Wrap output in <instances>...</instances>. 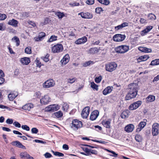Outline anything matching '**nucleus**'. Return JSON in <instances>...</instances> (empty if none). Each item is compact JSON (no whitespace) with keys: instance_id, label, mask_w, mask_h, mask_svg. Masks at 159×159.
<instances>
[{"instance_id":"f257e3e1","label":"nucleus","mask_w":159,"mask_h":159,"mask_svg":"<svg viewBox=\"0 0 159 159\" xmlns=\"http://www.w3.org/2000/svg\"><path fill=\"white\" fill-rule=\"evenodd\" d=\"M138 85L136 83H132L128 86V93L125 97V99L129 100L135 98L137 94Z\"/></svg>"},{"instance_id":"f03ea898","label":"nucleus","mask_w":159,"mask_h":159,"mask_svg":"<svg viewBox=\"0 0 159 159\" xmlns=\"http://www.w3.org/2000/svg\"><path fill=\"white\" fill-rule=\"evenodd\" d=\"M129 47L126 45H122L116 47L115 51L117 53H124L127 52L129 50Z\"/></svg>"},{"instance_id":"7ed1b4c3","label":"nucleus","mask_w":159,"mask_h":159,"mask_svg":"<svg viewBox=\"0 0 159 159\" xmlns=\"http://www.w3.org/2000/svg\"><path fill=\"white\" fill-rule=\"evenodd\" d=\"M117 66V64L114 62H111L105 65V69L106 71L112 72L115 70Z\"/></svg>"},{"instance_id":"20e7f679","label":"nucleus","mask_w":159,"mask_h":159,"mask_svg":"<svg viewBox=\"0 0 159 159\" xmlns=\"http://www.w3.org/2000/svg\"><path fill=\"white\" fill-rule=\"evenodd\" d=\"M71 124V127L75 130L78 129V128H81L82 126V122L77 119L73 120Z\"/></svg>"},{"instance_id":"39448f33","label":"nucleus","mask_w":159,"mask_h":159,"mask_svg":"<svg viewBox=\"0 0 159 159\" xmlns=\"http://www.w3.org/2000/svg\"><path fill=\"white\" fill-rule=\"evenodd\" d=\"M60 106L58 105L53 104L47 107L45 110L46 111L52 112L58 110Z\"/></svg>"},{"instance_id":"423d86ee","label":"nucleus","mask_w":159,"mask_h":159,"mask_svg":"<svg viewBox=\"0 0 159 159\" xmlns=\"http://www.w3.org/2000/svg\"><path fill=\"white\" fill-rule=\"evenodd\" d=\"M63 50V47L62 45L61 44H58L54 45L52 47V51L53 53H56L61 52Z\"/></svg>"},{"instance_id":"0eeeda50","label":"nucleus","mask_w":159,"mask_h":159,"mask_svg":"<svg viewBox=\"0 0 159 159\" xmlns=\"http://www.w3.org/2000/svg\"><path fill=\"white\" fill-rule=\"evenodd\" d=\"M55 85V81L52 79L47 80L43 84V87L45 88H48L54 86Z\"/></svg>"},{"instance_id":"6e6552de","label":"nucleus","mask_w":159,"mask_h":159,"mask_svg":"<svg viewBox=\"0 0 159 159\" xmlns=\"http://www.w3.org/2000/svg\"><path fill=\"white\" fill-rule=\"evenodd\" d=\"M125 38L124 35L117 34L115 35L113 37V40L116 42H121L124 40Z\"/></svg>"},{"instance_id":"1a4fd4ad","label":"nucleus","mask_w":159,"mask_h":159,"mask_svg":"<svg viewBox=\"0 0 159 159\" xmlns=\"http://www.w3.org/2000/svg\"><path fill=\"white\" fill-rule=\"evenodd\" d=\"M152 132L153 136H156L159 133V125L156 123L152 126Z\"/></svg>"},{"instance_id":"9d476101","label":"nucleus","mask_w":159,"mask_h":159,"mask_svg":"<svg viewBox=\"0 0 159 159\" xmlns=\"http://www.w3.org/2000/svg\"><path fill=\"white\" fill-rule=\"evenodd\" d=\"M141 101H138L131 104L129 107V109L131 110H135L138 108L142 104Z\"/></svg>"},{"instance_id":"9b49d317","label":"nucleus","mask_w":159,"mask_h":159,"mask_svg":"<svg viewBox=\"0 0 159 159\" xmlns=\"http://www.w3.org/2000/svg\"><path fill=\"white\" fill-rule=\"evenodd\" d=\"M90 107H86L83 109L81 115L82 117L84 118H86L88 117L90 111Z\"/></svg>"},{"instance_id":"f8f14e48","label":"nucleus","mask_w":159,"mask_h":159,"mask_svg":"<svg viewBox=\"0 0 159 159\" xmlns=\"http://www.w3.org/2000/svg\"><path fill=\"white\" fill-rule=\"evenodd\" d=\"M50 101V98L48 95H44L40 99V103L42 105L47 104Z\"/></svg>"},{"instance_id":"ddd939ff","label":"nucleus","mask_w":159,"mask_h":159,"mask_svg":"<svg viewBox=\"0 0 159 159\" xmlns=\"http://www.w3.org/2000/svg\"><path fill=\"white\" fill-rule=\"evenodd\" d=\"M34 105L31 103H28L23 105L22 108L25 111H30L31 109L34 108Z\"/></svg>"},{"instance_id":"4468645a","label":"nucleus","mask_w":159,"mask_h":159,"mask_svg":"<svg viewBox=\"0 0 159 159\" xmlns=\"http://www.w3.org/2000/svg\"><path fill=\"white\" fill-rule=\"evenodd\" d=\"M87 40V38L86 37H83L81 38L78 39L75 42V43L77 44H83L86 42Z\"/></svg>"},{"instance_id":"2eb2a0df","label":"nucleus","mask_w":159,"mask_h":159,"mask_svg":"<svg viewBox=\"0 0 159 159\" xmlns=\"http://www.w3.org/2000/svg\"><path fill=\"white\" fill-rule=\"evenodd\" d=\"M99 115V112L97 110L93 111L90 116V119L92 120H95Z\"/></svg>"},{"instance_id":"dca6fc26","label":"nucleus","mask_w":159,"mask_h":159,"mask_svg":"<svg viewBox=\"0 0 159 159\" xmlns=\"http://www.w3.org/2000/svg\"><path fill=\"white\" fill-rule=\"evenodd\" d=\"M146 122L145 121L141 122L138 125V127L136 129L137 132H140L146 125Z\"/></svg>"},{"instance_id":"f3484780","label":"nucleus","mask_w":159,"mask_h":159,"mask_svg":"<svg viewBox=\"0 0 159 159\" xmlns=\"http://www.w3.org/2000/svg\"><path fill=\"white\" fill-rule=\"evenodd\" d=\"M18 95L16 92H11L8 94V98L10 101L13 100Z\"/></svg>"},{"instance_id":"a211bd4d","label":"nucleus","mask_w":159,"mask_h":159,"mask_svg":"<svg viewBox=\"0 0 159 159\" xmlns=\"http://www.w3.org/2000/svg\"><path fill=\"white\" fill-rule=\"evenodd\" d=\"M20 61L23 65H27L30 62V59L27 57H24L21 58Z\"/></svg>"},{"instance_id":"6ab92c4d","label":"nucleus","mask_w":159,"mask_h":159,"mask_svg":"<svg viewBox=\"0 0 159 159\" xmlns=\"http://www.w3.org/2000/svg\"><path fill=\"white\" fill-rule=\"evenodd\" d=\"M70 57L68 54H66L61 59V62L63 65H65L69 61Z\"/></svg>"},{"instance_id":"aec40b11","label":"nucleus","mask_w":159,"mask_h":159,"mask_svg":"<svg viewBox=\"0 0 159 159\" xmlns=\"http://www.w3.org/2000/svg\"><path fill=\"white\" fill-rule=\"evenodd\" d=\"M113 88L112 87L108 86L104 89L103 91V94L106 95L111 92Z\"/></svg>"},{"instance_id":"412c9836","label":"nucleus","mask_w":159,"mask_h":159,"mask_svg":"<svg viewBox=\"0 0 159 159\" xmlns=\"http://www.w3.org/2000/svg\"><path fill=\"white\" fill-rule=\"evenodd\" d=\"M134 129V126L131 124L128 125L125 127V130L127 132H132Z\"/></svg>"},{"instance_id":"4be33fe9","label":"nucleus","mask_w":159,"mask_h":159,"mask_svg":"<svg viewBox=\"0 0 159 159\" xmlns=\"http://www.w3.org/2000/svg\"><path fill=\"white\" fill-rule=\"evenodd\" d=\"M111 120L109 119L107 120H103L102 121V124L104 127L107 128H110L111 126Z\"/></svg>"},{"instance_id":"5701e85b","label":"nucleus","mask_w":159,"mask_h":159,"mask_svg":"<svg viewBox=\"0 0 159 159\" xmlns=\"http://www.w3.org/2000/svg\"><path fill=\"white\" fill-rule=\"evenodd\" d=\"M18 24V21L17 20L14 19L9 20L8 22V25H12L14 27L17 26Z\"/></svg>"},{"instance_id":"b1692460","label":"nucleus","mask_w":159,"mask_h":159,"mask_svg":"<svg viewBox=\"0 0 159 159\" xmlns=\"http://www.w3.org/2000/svg\"><path fill=\"white\" fill-rule=\"evenodd\" d=\"M11 144L14 146L19 147L20 148H24L25 147L18 141H14L11 143Z\"/></svg>"},{"instance_id":"393cba45","label":"nucleus","mask_w":159,"mask_h":159,"mask_svg":"<svg viewBox=\"0 0 159 159\" xmlns=\"http://www.w3.org/2000/svg\"><path fill=\"white\" fill-rule=\"evenodd\" d=\"M129 112L128 110L124 111L122 113L121 115V117L122 118L124 119L127 118L129 116Z\"/></svg>"},{"instance_id":"a878e982","label":"nucleus","mask_w":159,"mask_h":159,"mask_svg":"<svg viewBox=\"0 0 159 159\" xmlns=\"http://www.w3.org/2000/svg\"><path fill=\"white\" fill-rule=\"evenodd\" d=\"M149 57L147 55H144L141 56L139 57L138 59V61L140 62L142 61H146L148 58Z\"/></svg>"},{"instance_id":"bb28decb","label":"nucleus","mask_w":159,"mask_h":159,"mask_svg":"<svg viewBox=\"0 0 159 159\" xmlns=\"http://www.w3.org/2000/svg\"><path fill=\"white\" fill-rule=\"evenodd\" d=\"M99 51L98 49L97 48H90L89 50V52L91 54H94L97 53Z\"/></svg>"},{"instance_id":"cd10ccee","label":"nucleus","mask_w":159,"mask_h":159,"mask_svg":"<svg viewBox=\"0 0 159 159\" xmlns=\"http://www.w3.org/2000/svg\"><path fill=\"white\" fill-rule=\"evenodd\" d=\"M57 37L55 35H52L49 39L47 41V42L50 43L55 41L57 40Z\"/></svg>"},{"instance_id":"c85d7f7f","label":"nucleus","mask_w":159,"mask_h":159,"mask_svg":"<svg viewBox=\"0 0 159 159\" xmlns=\"http://www.w3.org/2000/svg\"><path fill=\"white\" fill-rule=\"evenodd\" d=\"M54 115L57 118H60L61 117L63 114L61 111H59L57 112H54Z\"/></svg>"},{"instance_id":"c756f323","label":"nucleus","mask_w":159,"mask_h":159,"mask_svg":"<svg viewBox=\"0 0 159 159\" xmlns=\"http://www.w3.org/2000/svg\"><path fill=\"white\" fill-rule=\"evenodd\" d=\"M55 15L58 16L59 19H61L63 17L65 16V15L63 13L60 12H56L55 13Z\"/></svg>"},{"instance_id":"7c9ffc66","label":"nucleus","mask_w":159,"mask_h":159,"mask_svg":"<svg viewBox=\"0 0 159 159\" xmlns=\"http://www.w3.org/2000/svg\"><path fill=\"white\" fill-rule=\"evenodd\" d=\"M49 56V54H47L45 56L41 57V58L44 61L47 62L49 61V59L48 58Z\"/></svg>"},{"instance_id":"2f4dec72","label":"nucleus","mask_w":159,"mask_h":159,"mask_svg":"<svg viewBox=\"0 0 159 159\" xmlns=\"http://www.w3.org/2000/svg\"><path fill=\"white\" fill-rule=\"evenodd\" d=\"M91 87L93 89L97 91L98 89V86L93 82L91 83Z\"/></svg>"},{"instance_id":"473e14b6","label":"nucleus","mask_w":159,"mask_h":159,"mask_svg":"<svg viewBox=\"0 0 159 159\" xmlns=\"http://www.w3.org/2000/svg\"><path fill=\"white\" fill-rule=\"evenodd\" d=\"M100 3L105 5H108L110 3V1L107 0H98Z\"/></svg>"},{"instance_id":"72a5a7b5","label":"nucleus","mask_w":159,"mask_h":159,"mask_svg":"<svg viewBox=\"0 0 159 159\" xmlns=\"http://www.w3.org/2000/svg\"><path fill=\"white\" fill-rule=\"evenodd\" d=\"M149 31V27H148L147 28L141 32V34L142 36H144Z\"/></svg>"},{"instance_id":"f704fd0d","label":"nucleus","mask_w":159,"mask_h":159,"mask_svg":"<svg viewBox=\"0 0 159 159\" xmlns=\"http://www.w3.org/2000/svg\"><path fill=\"white\" fill-rule=\"evenodd\" d=\"M52 152L53 153L54 155L56 156L59 157H62L64 156V154L62 153L58 152H54L53 151H52Z\"/></svg>"},{"instance_id":"c9c22d12","label":"nucleus","mask_w":159,"mask_h":159,"mask_svg":"<svg viewBox=\"0 0 159 159\" xmlns=\"http://www.w3.org/2000/svg\"><path fill=\"white\" fill-rule=\"evenodd\" d=\"M136 140L138 142H140L142 141V137L139 134H137L135 137Z\"/></svg>"},{"instance_id":"e433bc0d","label":"nucleus","mask_w":159,"mask_h":159,"mask_svg":"<svg viewBox=\"0 0 159 159\" xmlns=\"http://www.w3.org/2000/svg\"><path fill=\"white\" fill-rule=\"evenodd\" d=\"M76 79L75 78H70L67 79V82L70 84H72L75 82L76 80Z\"/></svg>"},{"instance_id":"4c0bfd02","label":"nucleus","mask_w":159,"mask_h":159,"mask_svg":"<svg viewBox=\"0 0 159 159\" xmlns=\"http://www.w3.org/2000/svg\"><path fill=\"white\" fill-rule=\"evenodd\" d=\"M156 17L154 14L150 13V20L152 21L156 20Z\"/></svg>"},{"instance_id":"58836bf2","label":"nucleus","mask_w":159,"mask_h":159,"mask_svg":"<svg viewBox=\"0 0 159 159\" xmlns=\"http://www.w3.org/2000/svg\"><path fill=\"white\" fill-rule=\"evenodd\" d=\"M46 36V34L45 33L43 32H41L39 33L38 34V36L41 38L42 40L44 37Z\"/></svg>"},{"instance_id":"ea45409f","label":"nucleus","mask_w":159,"mask_h":159,"mask_svg":"<svg viewBox=\"0 0 159 159\" xmlns=\"http://www.w3.org/2000/svg\"><path fill=\"white\" fill-rule=\"evenodd\" d=\"M83 150L86 152L85 155H91L90 153V149H89L88 148H85L83 149Z\"/></svg>"},{"instance_id":"a19ab883","label":"nucleus","mask_w":159,"mask_h":159,"mask_svg":"<svg viewBox=\"0 0 159 159\" xmlns=\"http://www.w3.org/2000/svg\"><path fill=\"white\" fill-rule=\"evenodd\" d=\"M68 108V104L66 103H64L62 105V109L64 111H67Z\"/></svg>"},{"instance_id":"79ce46f5","label":"nucleus","mask_w":159,"mask_h":159,"mask_svg":"<svg viewBox=\"0 0 159 159\" xmlns=\"http://www.w3.org/2000/svg\"><path fill=\"white\" fill-rule=\"evenodd\" d=\"M25 52L27 54H30L31 53V48L26 47L25 49Z\"/></svg>"},{"instance_id":"37998d69","label":"nucleus","mask_w":159,"mask_h":159,"mask_svg":"<svg viewBox=\"0 0 159 159\" xmlns=\"http://www.w3.org/2000/svg\"><path fill=\"white\" fill-rule=\"evenodd\" d=\"M86 19H90L92 18L93 16L92 14L89 13V12H86Z\"/></svg>"},{"instance_id":"c03bdc74","label":"nucleus","mask_w":159,"mask_h":159,"mask_svg":"<svg viewBox=\"0 0 159 159\" xmlns=\"http://www.w3.org/2000/svg\"><path fill=\"white\" fill-rule=\"evenodd\" d=\"M12 40H14L16 43V46H18L20 44V41L19 38L16 37H14L12 39Z\"/></svg>"},{"instance_id":"a18cd8bd","label":"nucleus","mask_w":159,"mask_h":159,"mask_svg":"<svg viewBox=\"0 0 159 159\" xmlns=\"http://www.w3.org/2000/svg\"><path fill=\"white\" fill-rule=\"evenodd\" d=\"M102 78V76H100L98 77H96L95 78V81L97 83H99L101 81Z\"/></svg>"},{"instance_id":"49530a36","label":"nucleus","mask_w":159,"mask_h":159,"mask_svg":"<svg viewBox=\"0 0 159 159\" xmlns=\"http://www.w3.org/2000/svg\"><path fill=\"white\" fill-rule=\"evenodd\" d=\"M93 64V61H87L84 63L83 64V66L84 67H86L88 66H89L91 64Z\"/></svg>"},{"instance_id":"de8ad7c7","label":"nucleus","mask_w":159,"mask_h":159,"mask_svg":"<svg viewBox=\"0 0 159 159\" xmlns=\"http://www.w3.org/2000/svg\"><path fill=\"white\" fill-rule=\"evenodd\" d=\"M7 18V16L5 14L0 13V20H3Z\"/></svg>"},{"instance_id":"09e8293b","label":"nucleus","mask_w":159,"mask_h":159,"mask_svg":"<svg viewBox=\"0 0 159 159\" xmlns=\"http://www.w3.org/2000/svg\"><path fill=\"white\" fill-rule=\"evenodd\" d=\"M31 132L33 134H37L38 132V130L36 128H33L31 130Z\"/></svg>"},{"instance_id":"8fccbe9b","label":"nucleus","mask_w":159,"mask_h":159,"mask_svg":"<svg viewBox=\"0 0 159 159\" xmlns=\"http://www.w3.org/2000/svg\"><path fill=\"white\" fill-rule=\"evenodd\" d=\"M21 128L25 130L26 131H29L30 129L29 127L26 125H22L21 126Z\"/></svg>"},{"instance_id":"3c124183","label":"nucleus","mask_w":159,"mask_h":159,"mask_svg":"<svg viewBox=\"0 0 159 159\" xmlns=\"http://www.w3.org/2000/svg\"><path fill=\"white\" fill-rule=\"evenodd\" d=\"M13 120L11 119H7L6 121V122L8 124H11L13 123Z\"/></svg>"},{"instance_id":"603ef678","label":"nucleus","mask_w":159,"mask_h":159,"mask_svg":"<svg viewBox=\"0 0 159 159\" xmlns=\"http://www.w3.org/2000/svg\"><path fill=\"white\" fill-rule=\"evenodd\" d=\"M13 125L15 127L20 128L21 127V125L20 123L17 121H15L13 123Z\"/></svg>"},{"instance_id":"864d4df0","label":"nucleus","mask_w":159,"mask_h":159,"mask_svg":"<svg viewBox=\"0 0 159 159\" xmlns=\"http://www.w3.org/2000/svg\"><path fill=\"white\" fill-rule=\"evenodd\" d=\"M44 156L46 158H50L52 157V155L48 152H46L44 154Z\"/></svg>"},{"instance_id":"5fc2aeb1","label":"nucleus","mask_w":159,"mask_h":159,"mask_svg":"<svg viewBox=\"0 0 159 159\" xmlns=\"http://www.w3.org/2000/svg\"><path fill=\"white\" fill-rule=\"evenodd\" d=\"M41 96V93L39 92L35 93L34 95V96L37 98H39Z\"/></svg>"},{"instance_id":"6e6d98bb","label":"nucleus","mask_w":159,"mask_h":159,"mask_svg":"<svg viewBox=\"0 0 159 159\" xmlns=\"http://www.w3.org/2000/svg\"><path fill=\"white\" fill-rule=\"evenodd\" d=\"M78 15H80L81 17L84 19H86V13L81 12L78 14Z\"/></svg>"},{"instance_id":"4d7b16f0","label":"nucleus","mask_w":159,"mask_h":159,"mask_svg":"<svg viewBox=\"0 0 159 159\" xmlns=\"http://www.w3.org/2000/svg\"><path fill=\"white\" fill-rule=\"evenodd\" d=\"M155 99V97L154 96L150 95V102H152Z\"/></svg>"},{"instance_id":"13d9d810","label":"nucleus","mask_w":159,"mask_h":159,"mask_svg":"<svg viewBox=\"0 0 159 159\" xmlns=\"http://www.w3.org/2000/svg\"><path fill=\"white\" fill-rule=\"evenodd\" d=\"M22 16L24 18H27L29 16V13L28 12H23L22 14Z\"/></svg>"},{"instance_id":"bf43d9fd","label":"nucleus","mask_w":159,"mask_h":159,"mask_svg":"<svg viewBox=\"0 0 159 159\" xmlns=\"http://www.w3.org/2000/svg\"><path fill=\"white\" fill-rule=\"evenodd\" d=\"M34 141L36 143H40L44 144H46V142L38 139H35Z\"/></svg>"},{"instance_id":"052dcab7","label":"nucleus","mask_w":159,"mask_h":159,"mask_svg":"<svg viewBox=\"0 0 159 159\" xmlns=\"http://www.w3.org/2000/svg\"><path fill=\"white\" fill-rule=\"evenodd\" d=\"M34 39L36 42H40L42 40L41 38H40L38 36L34 38Z\"/></svg>"},{"instance_id":"680f3d73","label":"nucleus","mask_w":159,"mask_h":159,"mask_svg":"<svg viewBox=\"0 0 159 159\" xmlns=\"http://www.w3.org/2000/svg\"><path fill=\"white\" fill-rule=\"evenodd\" d=\"M86 2L88 4L92 5L94 3V0H88Z\"/></svg>"},{"instance_id":"e2e57ef3","label":"nucleus","mask_w":159,"mask_h":159,"mask_svg":"<svg viewBox=\"0 0 159 159\" xmlns=\"http://www.w3.org/2000/svg\"><path fill=\"white\" fill-rule=\"evenodd\" d=\"M123 28L121 25H118L116 26H115V29L116 31H118L119 30H120L122 29Z\"/></svg>"},{"instance_id":"0e129e2a","label":"nucleus","mask_w":159,"mask_h":159,"mask_svg":"<svg viewBox=\"0 0 159 159\" xmlns=\"http://www.w3.org/2000/svg\"><path fill=\"white\" fill-rule=\"evenodd\" d=\"M96 155L97 154L98 152L97 151L94 150L90 149V153Z\"/></svg>"},{"instance_id":"69168bd1","label":"nucleus","mask_w":159,"mask_h":159,"mask_svg":"<svg viewBox=\"0 0 159 159\" xmlns=\"http://www.w3.org/2000/svg\"><path fill=\"white\" fill-rule=\"evenodd\" d=\"M102 10L101 8L98 7L96 8L95 12L99 14Z\"/></svg>"},{"instance_id":"338daca9","label":"nucleus","mask_w":159,"mask_h":159,"mask_svg":"<svg viewBox=\"0 0 159 159\" xmlns=\"http://www.w3.org/2000/svg\"><path fill=\"white\" fill-rule=\"evenodd\" d=\"M62 148L64 150H67L69 149V147L67 145L64 144L62 146Z\"/></svg>"},{"instance_id":"774afa93","label":"nucleus","mask_w":159,"mask_h":159,"mask_svg":"<svg viewBox=\"0 0 159 159\" xmlns=\"http://www.w3.org/2000/svg\"><path fill=\"white\" fill-rule=\"evenodd\" d=\"M28 23L34 27H35L36 25L35 23H34V22L31 21H29Z\"/></svg>"}]
</instances>
